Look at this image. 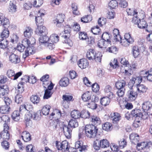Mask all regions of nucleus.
Returning a JSON list of instances; mask_svg holds the SVG:
<instances>
[{
	"label": "nucleus",
	"instance_id": "obj_16",
	"mask_svg": "<svg viewBox=\"0 0 152 152\" xmlns=\"http://www.w3.org/2000/svg\"><path fill=\"white\" fill-rule=\"evenodd\" d=\"M21 80L24 81L25 82H28L32 84H34L37 81L36 77L34 76H25L21 78Z\"/></svg>",
	"mask_w": 152,
	"mask_h": 152
},
{
	"label": "nucleus",
	"instance_id": "obj_3",
	"mask_svg": "<svg viewBox=\"0 0 152 152\" xmlns=\"http://www.w3.org/2000/svg\"><path fill=\"white\" fill-rule=\"evenodd\" d=\"M98 129L94 125H87L85 126V132L86 136L89 138H94L97 133Z\"/></svg>",
	"mask_w": 152,
	"mask_h": 152
},
{
	"label": "nucleus",
	"instance_id": "obj_19",
	"mask_svg": "<svg viewBox=\"0 0 152 152\" xmlns=\"http://www.w3.org/2000/svg\"><path fill=\"white\" fill-rule=\"evenodd\" d=\"M88 64V61L85 58L81 59L78 62L79 66L81 69H85L87 67Z\"/></svg>",
	"mask_w": 152,
	"mask_h": 152
},
{
	"label": "nucleus",
	"instance_id": "obj_41",
	"mask_svg": "<svg viewBox=\"0 0 152 152\" xmlns=\"http://www.w3.org/2000/svg\"><path fill=\"white\" fill-rule=\"evenodd\" d=\"M59 39V37L56 34H53L49 38V41L53 43L57 42Z\"/></svg>",
	"mask_w": 152,
	"mask_h": 152
},
{
	"label": "nucleus",
	"instance_id": "obj_2",
	"mask_svg": "<svg viewBox=\"0 0 152 152\" xmlns=\"http://www.w3.org/2000/svg\"><path fill=\"white\" fill-rule=\"evenodd\" d=\"M100 139V138H98L97 136L96 140L93 142V147L96 150L99 149L100 148H106L110 145V143L106 139Z\"/></svg>",
	"mask_w": 152,
	"mask_h": 152
},
{
	"label": "nucleus",
	"instance_id": "obj_32",
	"mask_svg": "<svg viewBox=\"0 0 152 152\" xmlns=\"http://www.w3.org/2000/svg\"><path fill=\"white\" fill-rule=\"evenodd\" d=\"M109 44L108 42L104 41L102 39L99 40L98 43V46L101 48H106Z\"/></svg>",
	"mask_w": 152,
	"mask_h": 152
},
{
	"label": "nucleus",
	"instance_id": "obj_6",
	"mask_svg": "<svg viewBox=\"0 0 152 152\" xmlns=\"http://www.w3.org/2000/svg\"><path fill=\"white\" fill-rule=\"evenodd\" d=\"M3 127V130L1 132L2 138L3 139L8 140L10 138V134L9 133V126L7 124L4 123Z\"/></svg>",
	"mask_w": 152,
	"mask_h": 152
},
{
	"label": "nucleus",
	"instance_id": "obj_57",
	"mask_svg": "<svg viewBox=\"0 0 152 152\" xmlns=\"http://www.w3.org/2000/svg\"><path fill=\"white\" fill-rule=\"evenodd\" d=\"M87 105L88 107L92 109H95L97 107L96 104L92 99L87 103Z\"/></svg>",
	"mask_w": 152,
	"mask_h": 152
},
{
	"label": "nucleus",
	"instance_id": "obj_48",
	"mask_svg": "<svg viewBox=\"0 0 152 152\" xmlns=\"http://www.w3.org/2000/svg\"><path fill=\"white\" fill-rule=\"evenodd\" d=\"M80 117L84 118H89L90 116V113L87 110H83L80 113Z\"/></svg>",
	"mask_w": 152,
	"mask_h": 152
},
{
	"label": "nucleus",
	"instance_id": "obj_9",
	"mask_svg": "<svg viewBox=\"0 0 152 152\" xmlns=\"http://www.w3.org/2000/svg\"><path fill=\"white\" fill-rule=\"evenodd\" d=\"M137 92L134 91L132 89L129 90L127 92V96L129 101H133L135 100L137 97Z\"/></svg>",
	"mask_w": 152,
	"mask_h": 152
},
{
	"label": "nucleus",
	"instance_id": "obj_8",
	"mask_svg": "<svg viewBox=\"0 0 152 152\" xmlns=\"http://www.w3.org/2000/svg\"><path fill=\"white\" fill-rule=\"evenodd\" d=\"M65 18V15L64 14H58L56 17V20L53 21L54 23H56L57 26H60L61 25V23H63L64 20V19Z\"/></svg>",
	"mask_w": 152,
	"mask_h": 152
},
{
	"label": "nucleus",
	"instance_id": "obj_28",
	"mask_svg": "<svg viewBox=\"0 0 152 152\" xmlns=\"http://www.w3.org/2000/svg\"><path fill=\"white\" fill-rule=\"evenodd\" d=\"M141 110L139 109H135L132 110L131 113L133 116L135 117V119H139L141 116Z\"/></svg>",
	"mask_w": 152,
	"mask_h": 152
},
{
	"label": "nucleus",
	"instance_id": "obj_10",
	"mask_svg": "<svg viewBox=\"0 0 152 152\" xmlns=\"http://www.w3.org/2000/svg\"><path fill=\"white\" fill-rule=\"evenodd\" d=\"M104 91L106 96L109 97L110 98L115 97L112 87L109 85L106 86L104 88Z\"/></svg>",
	"mask_w": 152,
	"mask_h": 152
},
{
	"label": "nucleus",
	"instance_id": "obj_15",
	"mask_svg": "<svg viewBox=\"0 0 152 152\" xmlns=\"http://www.w3.org/2000/svg\"><path fill=\"white\" fill-rule=\"evenodd\" d=\"M136 87L137 89V94H141L146 92L147 89V88L144 85L138 84L136 85Z\"/></svg>",
	"mask_w": 152,
	"mask_h": 152
},
{
	"label": "nucleus",
	"instance_id": "obj_20",
	"mask_svg": "<svg viewBox=\"0 0 152 152\" xmlns=\"http://www.w3.org/2000/svg\"><path fill=\"white\" fill-rule=\"evenodd\" d=\"M63 130L65 136L68 138H70L71 136L72 129L66 125H64Z\"/></svg>",
	"mask_w": 152,
	"mask_h": 152
},
{
	"label": "nucleus",
	"instance_id": "obj_27",
	"mask_svg": "<svg viewBox=\"0 0 152 152\" xmlns=\"http://www.w3.org/2000/svg\"><path fill=\"white\" fill-rule=\"evenodd\" d=\"M96 53L94 50L92 49H90L87 51L86 54V56L88 59L93 60H94Z\"/></svg>",
	"mask_w": 152,
	"mask_h": 152
},
{
	"label": "nucleus",
	"instance_id": "obj_23",
	"mask_svg": "<svg viewBox=\"0 0 152 152\" xmlns=\"http://www.w3.org/2000/svg\"><path fill=\"white\" fill-rule=\"evenodd\" d=\"M9 12L13 13L16 11L17 6L15 4V2L13 1H10L9 3Z\"/></svg>",
	"mask_w": 152,
	"mask_h": 152
},
{
	"label": "nucleus",
	"instance_id": "obj_5",
	"mask_svg": "<svg viewBox=\"0 0 152 152\" xmlns=\"http://www.w3.org/2000/svg\"><path fill=\"white\" fill-rule=\"evenodd\" d=\"M45 13V11L43 9L39 10L37 14V16L35 17L36 23L37 26L39 25V24L42 25L43 20L42 19V17L44 15Z\"/></svg>",
	"mask_w": 152,
	"mask_h": 152
},
{
	"label": "nucleus",
	"instance_id": "obj_40",
	"mask_svg": "<svg viewBox=\"0 0 152 152\" xmlns=\"http://www.w3.org/2000/svg\"><path fill=\"white\" fill-rule=\"evenodd\" d=\"M110 97L107 96L103 97L100 100L101 104L105 106L109 104L110 102Z\"/></svg>",
	"mask_w": 152,
	"mask_h": 152
},
{
	"label": "nucleus",
	"instance_id": "obj_58",
	"mask_svg": "<svg viewBox=\"0 0 152 152\" xmlns=\"http://www.w3.org/2000/svg\"><path fill=\"white\" fill-rule=\"evenodd\" d=\"M51 115L52 116L56 115L58 118H60L61 115V113L60 110L55 109L51 114Z\"/></svg>",
	"mask_w": 152,
	"mask_h": 152
},
{
	"label": "nucleus",
	"instance_id": "obj_33",
	"mask_svg": "<svg viewBox=\"0 0 152 152\" xmlns=\"http://www.w3.org/2000/svg\"><path fill=\"white\" fill-rule=\"evenodd\" d=\"M68 144V142L66 140H64L62 142V152H65L68 151L69 152H70V148H69Z\"/></svg>",
	"mask_w": 152,
	"mask_h": 152
},
{
	"label": "nucleus",
	"instance_id": "obj_30",
	"mask_svg": "<svg viewBox=\"0 0 152 152\" xmlns=\"http://www.w3.org/2000/svg\"><path fill=\"white\" fill-rule=\"evenodd\" d=\"M126 82L123 80L118 81L115 83L116 87L118 89L124 88V87L126 86Z\"/></svg>",
	"mask_w": 152,
	"mask_h": 152
},
{
	"label": "nucleus",
	"instance_id": "obj_4",
	"mask_svg": "<svg viewBox=\"0 0 152 152\" xmlns=\"http://www.w3.org/2000/svg\"><path fill=\"white\" fill-rule=\"evenodd\" d=\"M132 22L134 24H137L138 28L140 29H144L147 24L145 20L143 19L140 20L138 17L137 18L133 17Z\"/></svg>",
	"mask_w": 152,
	"mask_h": 152
},
{
	"label": "nucleus",
	"instance_id": "obj_1",
	"mask_svg": "<svg viewBox=\"0 0 152 152\" xmlns=\"http://www.w3.org/2000/svg\"><path fill=\"white\" fill-rule=\"evenodd\" d=\"M32 39L33 40L32 42H30V40L27 38H25L22 41V44L26 48L23 55V58L24 59L27 57L35 53L34 50L33 45L34 43H35V39L33 38Z\"/></svg>",
	"mask_w": 152,
	"mask_h": 152
},
{
	"label": "nucleus",
	"instance_id": "obj_26",
	"mask_svg": "<svg viewBox=\"0 0 152 152\" xmlns=\"http://www.w3.org/2000/svg\"><path fill=\"white\" fill-rule=\"evenodd\" d=\"M132 51L133 56L134 58L137 57L140 53L139 47L136 45H134L132 47Z\"/></svg>",
	"mask_w": 152,
	"mask_h": 152
},
{
	"label": "nucleus",
	"instance_id": "obj_12",
	"mask_svg": "<svg viewBox=\"0 0 152 152\" xmlns=\"http://www.w3.org/2000/svg\"><path fill=\"white\" fill-rule=\"evenodd\" d=\"M8 88L6 85L0 86V97L3 98L8 94Z\"/></svg>",
	"mask_w": 152,
	"mask_h": 152
},
{
	"label": "nucleus",
	"instance_id": "obj_36",
	"mask_svg": "<svg viewBox=\"0 0 152 152\" xmlns=\"http://www.w3.org/2000/svg\"><path fill=\"white\" fill-rule=\"evenodd\" d=\"M118 3L116 0L111 1L108 3V7L111 9H115L118 7Z\"/></svg>",
	"mask_w": 152,
	"mask_h": 152
},
{
	"label": "nucleus",
	"instance_id": "obj_35",
	"mask_svg": "<svg viewBox=\"0 0 152 152\" xmlns=\"http://www.w3.org/2000/svg\"><path fill=\"white\" fill-rule=\"evenodd\" d=\"M30 100L33 104H37L39 102L40 99L38 96L34 95L31 97Z\"/></svg>",
	"mask_w": 152,
	"mask_h": 152
},
{
	"label": "nucleus",
	"instance_id": "obj_50",
	"mask_svg": "<svg viewBox=\"0 0 152 152\" xmlns=\"http://www.w3.org/2000/svg\"><path fill=\"white\" fill-rule=\"evenodd\" d=\"M119 146L121 148H123L127 145V141L126 139L123 138L118 141Z\"/></svg>",
	"mask_w": 152,
	"mask_h": 152
},
{
	"label": "nucleus",
	"instance_id": "obj_42",
	"mask_svg": "<svg viewBox=\"0 0 152 152\" xmlns=\"http://www.w3.org/2000/svg\"><path fill=\"white\" fill-rule=\"evenodd\" d=\"M91 122L93 125H98L99 124L101 123L100 118L96 116H92L91 117Z\"/></svg>",
	"mask_w": 152,
	"mask_h": 152
},
{
	"label": "nucleus",
	"instance_id": "obj_64",
	"mask_svg": "<svg viewBox=\"0 0 152 152\" xmlns=\"http://www.w3.org/2000/svg\"><path fill=\"white\" fill-rule=\"evenodd\" d=\"M79 38L82 40H85L87 38V34L85 32H80L79 33Z\"/></svg>",
	"mask_w": 152,
	"mask_h": 152
},
{
	"label": "nucleus",
	"instance_id": "obj_18",
	"mask_svg": "<svg viewBox=\"0 0 152 152\" xmlns=\"http://www.w3.org/2000/svg\"><path fill=\"white\" fill-rule=\"evenodd\" d=\"M139 136L138 134L134 133L131 134L129 136V138L131 142L135 145H137L139 141Z\"/></svg>",
	"mask_w": 152,
	"mask_h": 152
},
{
	"label": "nucleus",
	"instance_id": "obj_22",
	"mask_svg": "<svg viewBox=\"0 0 152 152\" xmlns=\"http://www.w3.org/2000/svg\"><path fill=\"white\" fill-rule=\"evenodd\" d=\"M82 98L84 102H88L91 100V94L89 91H87L83 94Z\"/></svg>",
	"mask_w": 152,
	"mask_h": 152
},
{
	"label": "nucleus",
	"instance_id": "obj_47",
	"mask_svg": "<svg viewBox=\"0 0 152 152\" xmlns=\"http://www.w3.org/2000/svg\"><path fill=\"white\" fill-rule=\"evenodd\" d=\"M39 41L40 43L43 44L44 45L45 43L49 41V38L46 35L41 36L39 39Z\"/></svg>",
	"mask_w": 152,
	"mask_h": 152
},
{
	"label": "nucleus",
	"instance_id": "obj_45",
	"mask_svg": "<svg viewBox=\"0 0 152 152\" xmlns=\"http://www.w3.org/2000/svg\"><path fill=\"white\" fill-rule=\"evenodd\" d=\"M71 115L72 118L75 120L80 117V112L76 110H74L72 111L71 113Z\"/></svg>",
	"mask_w": 152,
	"mask_h": 152
},
{
	"label": "nucleus",
	"instance_id": "obj_24",
	"mask_svg": "<svg viewBox=\"0 0 152 152\" xmlns=\"http://www.w3.org/2000/svg\"><path fill=\"white\" fill-rule=\"evenodd\" d=\"M33 30L30 27H26L24 32V36L26 38L30 37L33 34Z\"/></svg>",
	"mask_w": 152,
	"mask_h": 152
},
{
	"label": "nucleus",
	"instance_id": "obj_49",
	"mask_svg": "<svg viewBox=\"0 0 152 152\" xmlns=\"http://www.w3.org/2000/svg\"><path fill=\"white\" fill-rule=\"evenodd\" d=\"M24 81L20 83L18 85L16 90L18 91L19 93H22L24 91Z\"/></svg>",
	"mask_w": 152,
	"mask_h": 152
},
{
	"label": "nucleus",
	"instance_id": "obj_59",
	"mask_svg": "<svg viewBox=\"0 0 152 152\" xmlns=\"http://www.w3.org/2000/svg\"><path fill=\"white\" fill-rule=\"evenodd\" d=\"M53 94V93L49 90H45L43 96L44 99H48L50 98Z\"/></svg>",
	"mask_w": 152,
	"mask_h": 152
},
{
	"label": "nucleus",
	"instance_id": "obj_21",
	"mask_svg": "<svg viewBox=\"0 0 152 152\" xmlns=\"http://www.w3.org/2000/svg\"><path fill=\"white\" fill-rule=\"evenodd\" d=\"M21 137L22 139L26 142L30 141L31 139L30 134L27 131L23 132L21 134Z\"/></svg>",
	"mask_w": 152,
	"mask_h": 152
},
{
	"label": "nucleus",
	"instance_id": "obj_52",
	"mask_svg": "<svg viewBox=\"0 0 152 152\" xmlns=\"http://www.w3.org/2000/svg\"><path fill=\"white\" fill-rule=\"evenodd\" d=\"M152 105L149 102H146L142 104V108L143 110H148L151 107Z\"/></svg>",
	"mask_w": 152,
	"mask_h": 152
},
{
	"label": "nucleus",
	"instance_id": "obj_7",
	"mask_svg": "<svg viewBox=\"0 0 152 152\" xmlns=\"http://www.w3.org/2000/svg\"><path fill=\"white\" fill-rule=\"evenodd\" d=\"M137 148L139 150L144 149L145 148H152V143L151 142H143L140 143H138L137 145Z\"/></svg>",
	"mask_w": 152,
	"mask_h": 152
},
{
	"label": "nucleus",
	"instance_id": "obj_14",
	"mask_svg": "<svg viewBox=\"0 0 152 152\" xmlns=\"http://www.w3.org/2000/svg\"><path fill=\"white\" fill-rule=\"evenodd\" d=\"M9 61L12 63L16 64L20 62V59L18 55L12 53L9 55Z\"/></svg>",
	"mask_w": 152,
	"mask_h": 152
},
{
	"label": "nucleus",
	"instance_id": "obj_44",
	"mask_svg": "<svg viewBox=\"0 0 152 152\" xmlns=\"http://www.w3.org/2000/svg\"><path fill=\"white\" fill-rule=\"evenodd\" d=\"M32 119L35 121H39L40 119V112H31Z\"/></svg>",
	"mask_w": 152,
	"mask_h": 152
},
{
	"label": "nucleus",
	"instance_id": "obj_13",
	"mask_svg": "<svg viewBox=\"0 0 152 152\" xmlns=\"http://www.w3.org/2000/svg\"><path fill=\"white\" fill-rule=\"evenodd\" d=\"M110 118L113 123H115L121 119V117L119 113H111Z\"/></svg>",
	"mask_w": 152,
	"mask_h": 152
},
{
	"label": "nucleus",
	"instance_id": "obj_31",
	"mask_svg": "<svg viewBox=\"0 0 152 152\" xmlns=\"http://www.w3.org/2000/svg\"><path fill=\"white\" fill-rule=\"evenodd\" d=\"M10 107L6 105L0 106V112L2 114H7L10 111Z\"/></svg>",
	"mask_w": 152,
	"mask_h": 152
},
{
	"label": "nucleus",
	"instance_id": "obj_46",
	"mask_svg": "<svg viewBox=\"0 0 152 152\" xmlns=\"http://www.w3.org/2000/svg\"><path fill=\"white\" fill-rule=\"evenodd\" d=\"M142 80V78L140 76L133 77L132 80V84H135V85L138 84H140Z\"/></svg>",
	"mask_w": 152,
	"mask_h": 152
},
{
	"label": "nucleus",
	"instance_id": "obj_34",
	"mask_svg": "<svg viewBox=\"0 0 152 152\" xmlns=\"http://www.w3.org/2000/svg\"><path fill=\"white\" fill-rule=\"evenodd\" d=\"M8 41L5 39H1L0 40V48L4 49L8 46Z\"/></svg>",
	"mask_w": 152,
	"mask_h": 152
},
{
	"label": "nucleus",
	"instance_id": "obj_17",
	"mask_svg": "<svg viewBox=\"0 0 152 152\" xmlns=\"http://www.w3.org/2000/svg\"><path fill=\"white\" fill-rule=\"evenodd\" d=\"M1 16H0V26L1 25L4 28L8 27L9 26V20L5 18L2 13Z\"/></svg>",
	"mask_w": 152,
	"mask_h": 152
},
{
	"label": "nucleus",
	"instance_id": "obj_25",
	"mask_svg": "<svg viewBox=\"0 0 152 152\" xmlns=\"http://www.w3.org/2000/svg\"><path fill=\"white\" fill-rule=\"evenodd\" d=\"M11 117L14 121H18L20 119V112L18 110L14 111L12 114Z\"/></svg>",
	"mask_w": 152,
	"mask_h": 152
},
{
	"label": "nucleus",
	"instance_id": "obj_51",
	"mask_svg": "<svg viewBox=\"0 0 152 152\" xmlns=\"http://www.w3.org/2000/svg\"><path fill=\"white\" fill-rule=\"evenodd\" d=\"M9 32L7 29L3 30L1 34V39H5L8 37L9 36Z\"/></svg>",
	"mask_w": 152,
	"mask_h": 152
},
{
	"label": "nucleus",
	"instance_id": "obj_61",
	"mask_svg": "<svg viewBox=\"0 0 152 152\" xmlns=\"http://www.w3.org/2000/svg\"><path fill=\"white\" fill-rule=\"evenodd\" d=\"M23 99V97L21 95L18 94L15 96V102L18 104L21 103Z\"/></svg>",
	"mask_w": 152,
	"mask_h": 152
},
{
	"label": "nucleus",
	"instance_id": "obj_54",
	"mask_svg": "<svg viewBox=\"0 0 152 152\" xmlns=\"http://www.w3.org/2000/svg\"><path fill=\"white\" fill-rule=\"evenodd\" d=\"M92 20V17L91 15H87L83 17L81 19V21L84 23L89 22Z\"/></svg>",
	"mask_w": 152,
	"mask_h": 152
},
{
	"label": "nucleus",
	"instance_id": "obj_55",
	"mask_svg": "<svg viewBox=\"0 0 152 152\" xmlns=\"http://www.w3.org/2000/svg\"><path fill=\"white\" fill-rule=\"evenodd\" d=\"M102 40H104V41H106L108 42L109 44L110 42V37L109 34L107 33H104L103 34L102 36Z\"/></svg>",
	"mask_w": 152,
	"mask_h": 152
},
{
	"label": "nucleus",
	"instance_id": "obj_60",
	"mask_svg": "<svg viewBox=\"0 0 152 152\" xmlns=\"http://www.w3.org/2000/svg\"><path fill=\"white\" fill-rule=\"evenodd\" d=\"M102 56V53L100 52H98L95 54V57H94V59L97 62H101Z\"/></svg>",
	"mask_w": 152,
	"mask_h": 152
},
{
	"label": "nucleus",
	"instance_id": "obj_62",
	"mask_svg": "<svg viewBox=\"0 0 152 152\" xmlns=\"http://www.w3.org/2000/svg\"><path fill=\"white\" fill-rule=\"evenodd\" d=\"M43 0H35L33 2V4L34 7H39L43 4Z\"/></svg>",
	"mask_w": 152,
	"mask_h": 152
},
{
	"label": "nucleus",
	"instance_id": "obj_56",
	"mask_svg": "<svg viewBox=\"0 0 152 152\" xmlns=\"http://www.w3.org/2000/svg\"><path fill=\"white\" fill-rule=\"evenodd\" d=\"M124 39L126 41H128L131 43H133L134 40L131 37V34L129 33H125L124 35Z\"/></svg>",
	"mask_w": 152,
	"mask_h": 152
},
{
	"label": "nucleus",
	"instance_id": "obj_37",
	"mask_svg": "<svg viewBox=\"0 0 152 152\" xmlns=\"http://www.w3.org/2000/svg\"><path fill=\"white\" fill-rule=\"evenodd\" d=\"M102 128L103 130L107 132L111 131L112 129V125L109 122H106L102 126Z\"/></svg>",
	"mask_w": 152,
	"mask_h": 152
},
{
	"label": "nucleus",
	"instance_id": "obj_38",
	"mask_svg": "<svg viewBox=\"0 0 152 152\" xmlns=\"http://www.w3.org/2000/svg\"><path fill=\"white\" fill-rule=\"evenodd\" d=\"M32 106L31 105L28 104H24L21 105L20 107L19 111L20 112L22 110L29 111L30 110L32 109Z\"/></svg>",
	"mask_w": 152,
	"mask_h": 152
},
{
	"label": "nucleus",
	"instance_id": "obj_43",
	"mask_svg": "<svg viewBox=\"0 0 152 152\" xmlns=\"http://www.w3.org/2000/svg\"><path fill=\"white\" fill-rule=\"evenodd\" d=\"M50 107V106L48 104L46 105L43 107L42 110L43 114L45 115H48L49 113Z\"/></svg>",
	"mask_w": 152,
	"mask_h": 152
},
{
	"label": "nucleus",
	"instance_id": "obj_63",
	"mask_svg": "<svg viewBox=\"0 0 152 152\" xmlns=\"http://www.w3.org/2000/svg\"><path fill=\"white\" fill-rule=\"evenodd\" d=\"M72 7L73 10V13L76 15H78L79 12L77 10V7L76 4L75 3L72 4Z\"/></svg>",
	"mask_w": 152,
	"mask_h": 152
},
{
	"label": "nucleus",
	"instance_id": "obj_39",
	"mask_svg": "<svg viewBox=\"0 0 152 152\" xmlns=\"http://www.w3.org/2000/svg\"><path fill=\"white\" fill-rule=\"evenodd\" d=\"M69 83V79L66 77L63 78L59 81L60 86L63 87L67 86Z\"/></svg>",
	"mask_w": 152,
	"mask_h": 152
},
{
	"label": "nucleus",
	"instance_id": "obj_11",
	"mask_svg": "<svg viewBox=\"0 0 152 152\" xmlns=\"http://www.w3.org/2000/svg\"><path fill=\"white\" fill-rule=\"evenodd\" d=\"M37 28L36 29L35 31L36 34L40 35V36L46 35L47 32V30L46 29L45 27L41 25H37Z\"/></svg>",
	"mask_w": 152,
	"mask_h": 152
},
{
	"label": "nucleus",
	"instance_id": "obj_29",
	"mask_svg": "<svg viewBox=\"0 0 152 152\" xmlns=\"http://www.w3.org/2000/svg\"><path fill=\"white\" fill-rule=\"evenodd\" d=\"M126 11L128 15L133 16V17L137 18L138 17V13L136 10L130 8L127 9H126Z\"/></svg>",
	"mask_w": 152,
	"mask_h": 152
},
{
	"label": "nucleus",
	"instance_id": "obj_53",
	"mask_svg": "<svg viewBox=\"0 0 152 152\" xmlns=\"http://www.w3.org/2000/svg\"><path fill=\"white\" fill-rule=\"evenodd\" d=\"M69 125L71 127L75 128L78 126V124L77 121L75 119L71 120L69 123Z\"/></svg>",
	"mask_w": 152,
	"mask_h": 152
}]
</instances>
